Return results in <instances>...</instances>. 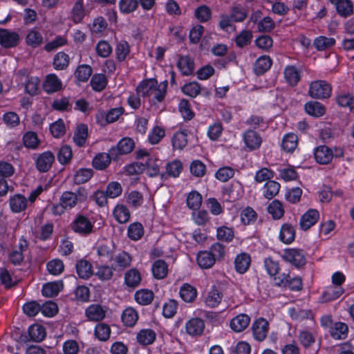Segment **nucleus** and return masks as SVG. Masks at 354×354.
Masks as SVG:
<instances>
[{"instance_id": "51", "label": "nucleus", "mask_w": 354, "mask_h": 354, "mask_svg": "<svg viewBox=\"0 0 354 354\" xmlns=\"http://www.w3.org/2000/svg\"><path fill=\"white\" fill-rule=\"evenodd\" d=\"M93 172L91 169L82 168L77 170L74 175V182L76 184L85 183L93 176Z\"/></svg>"}, {"instance_id": "10", "label": "nucleus", "mask_w": 354, "mask_h": 354, "mask_svg": "<svg viewBox=\"0 0 354 354\" xmlns=\"http://www.w3.org/2000/svg\"><path fill=\"white\" fill-rule=\"evenodd\" d=\"M253 336L257 341H263L267 336L269 324L263 318L256 320L252 326Z\"/></svg>"}, {"instance_id": "38", "label": "nucleus", "mask_w": 354, "mask_h": 354, "mask_svg": "<svg viewBox=\"0 0 354 354\" xmlns=\"http://www.w3.org/2000/svg\"><path fill=\"white\" fill-rule=\"evenodd\" d=\"M85 16L83 0H77L73 6L71 17L75 24L80 23Z\"/></svg>"}, {"instance_id": "8", "label": "nucleus", "mask_w": 354, "mask_h": 354, "mask_svg": "<svg viewBox=\"0 0 354 354\" xmlns=\"http://www.w3.org/2000/svg\"><path fill=\"white\" fill-rule=\"evenodd\" d=\"M242 138L247 150H255L261 145L262 138L257 131L248 130L243 133Z\"/></svg>"}, {"instance_id": "13", "label": "nucleus", "mask_w": 354, "mask_h": 354, "mask_svg": "<svg viewBox=\"0 0 354 354\" xmlns=\"http://www.w3.org/2000/svg\"><path fill=\"white\" fill-rule=\"evenodd\" d=\"M205 328V324L202 319L192 318L185 324L186 333L192 336L196 337L202 335Z\"/></svg>"}, {"instance_id": "37", "label": "nucleus", "mask_w": 354, "mask_h": 354, "mask_svg": "<svg viewBox=\"0 0 354 354\" xmlns=\"http://www.w3.org/2000/svg\"><path fill=\"white\" fill-rule=\"evenodd\" d=\"M336 102L339 106L349 108L354 111V95L349 93H341L336 97Z\"/></svg>"}, {"instance_id": "9", "label": "nucleus", "mask_w": 354, "mask_h": 354, "mask_svg": "<svg viewBox=\"0 0 354 354\" xmlns=\"http://www.w3.org/2000/svg\"><path fill=\"white\" fill-rule=\"evenodd\" d=\"M134 147V142L129 138H122L116 147H112L109 152L113 158H117L119 155L127 154L130 153Z\"/></svg>"}, {"instance_id": "58", "label": "nucleus", "mask_w": 354, "mask_h": 354, "mask_svg": "<svg viewBox=\"0 0 354 354\" xmlns=\"http://www.w3.org/2000/svg\"><path fill=\"white\" fill-rule=\"evenodd\" d=\"M216 236L218 240L230 242L233 239L234 234L232 228L223 225L217 228Z\"/></svg>"}, {"instance_id": "19", "label": "nucleus", "mask_w": 354, "mask_h": 354, "mask_svg": "<svg viewBox=\"0 0 354 354\" xmlns=\"http://www.w3.org/2000/svg\"><path fill=\"white\" fill-rule=\"evenodd\" d=\"M344 290L342 286H327L322 295V300L324 302H328L338 299L343 293Z\"/></svg>"}, {"instance_id": "49", "label": "nucleus", "mask_w": 354, "mask_h": 354, "mask_svg": "<svg viewBox=\"0 0 354 354\" xmlns=\"http://www.w3.org/2000/svg\"><path fill=\"white\" fill-rule=\"evenodd\" d=\"M26 41L28 45L35 48L42 44L43 37L40 32L35 29H32L28 32Z\"/></svg>"}, {"instance_id": "34", "label": "nucleus", "mask_w": 354, "mask_h": 354, "mask_svg": "<svg viewBox=\"0 0 354 354\" xmlns=\"http://www.w3.org/2000/svg\"><path fill=\"white\" fill-rule=\"evenodd\" d=\"M330 335L335 339H343L347 337L348 326L343 322H336L330 328Z\"/></svg>"}, {"instance_id": "23", "label": "nucleus", "mask_w": 354, "mask_h": 354, "mask_svg": "<svg viewBox=\"0 0 354 354\" xmlns=\"http://www.w3.org/2000/svg\"><path fill=\"white\" fill-rule=\"evenodd\" d=\"M9 202L12 212L19 213L26 208L28 200L21 194H15L10 197Z\"/></svg>"}, {"instance_id": "43", "label": "nucleus", "mask_w": 354, "mask_h": 354, "mask_svg": "<svg viewBox=\"0 0 354 354\" xmlns=\"http://www.w3.org/2000/svg\"><path fill=\"white\" fill-rule=\"evenodd\" d=\"M136 301L141 305L149 304L153 299V293L151 290L142 289L138 290L134 295Z\"/></svg>"}, {"instance_id": "11", "label": "nucleus", "mask_w": 354, "mask_h": 354, "mask_svg": "<svg viewBox=\"0 0 354 354\" xmlns=\"http://www.w3.org/2000/svg\"><path fill=\"white\" fill-rule=\"evenodd\" d=\"M55 161L54 154L49 151L39 154L36 159V167L41 172L48 171Z\"/></svg>"}, {"instance_id": "63", "label": "nucleus", "mask_w": 354, "mask_h": 354, "mask_svg": "<svg viewBox=\"0 0 354 354\" xmlns=\"http://www.w3.org/2000/svg\"><path fill=\"white\" fill-rule=\"evenodd\" d=\"M202 203V196L197 192H190L187 198V205L189 208L196 210L198 209Z\"/></svg>"}, {"instance_id": "28", "label": "nucleus", "mask_w": 354, "mask_h": 354, "mask_svg": "<svg viewBox=\"0 0 354 354\" xmlns=\"http://www.w3.org/2000/svg\"><path fill=\"white\" fill-rule=\"evenodd\" d=\"M181 299L185 302H192L197 296L196 289L189 283H184L179 291Z\"/></svg>"}, {"instance_id": "41", "label": "nucleus", "mask_w": 354, "mask_h": 354, "mask_svg": "<svg viewBox=\"0 0 354 354\" xmlns=\"http://www.w3.org/2000/svg\"><path fill=\"white\" fill-rule=\"evenodd\" d=\"M78 276L82 279H88L92 275L91 263L86 260H80L76 264Z\"/></svg>"}, {"instance_id": "29", "label": "nucleus", "mask_w": 354, "mask_h": 354, "mask_svg": "<svg viewBox=\"0 0 354 354\" xmlns=\"http://www.w3.org/2000/svg\"><path fill=\"white\" fill-rule=\"evenodd\" d=\"M295 237V231L294 227L290 224H283L279 232L280 240L286 244H290L294 241Z\"/></svg>"}, {"instance_id": "46", "label": "nucleus", "mask_w": 354, "mask_h": 354, "mask_svg": "<svg viewBox=\"0 0 354 354\" xmlns=\"http://www.w3.org/2000/svg\"><path fill=\"white\" fill-rule=\"evenodd\" d=\"M335 6L337 13L342 17H346L353 12V3L350 0H342Z\"/></svg>"}, {"instance_id": "26", "label": "nucleus", "mask_w": 354, "mask_h": 354, "mask_svg": "<svg viewBox=\"0 0 354 354\" xmlns=\"http://www.w3.org/2000/svg\"><path fill=\"white\" fill-rule=\"evenodd\" d=\"M280 187L279 183L274 180H268L262 187L263 196L267 199H272L278 194Z\"/></svg>"}, {"instance_id": "56", "label": "nucleus", "mask_w": 354, "mask_h": 354, "mask_svg": "<svg viewBox=\"0 0 354 354\" xmlns=\"http://www.w3.org/2000/svg\"><path fill=\"white\" fill-rule=\"evenodd\" d=\"M130 53V47L126 41H120L115 48L116 58L118 61H124Z\"/></svg>"}, {"instance_id": "48", "label": "nucleus", "mask_w": 354, "mask_h": 354, "mask_svg": "<svg viewBox=\"0 0 354 354\" xmlns=\"http://www.w3.org/2000/svg\"><path fill=\"white\" fill-rule=\"evenodd\" d=\"M335 44V39L333 37L319 36L314 41V46L318 50H324L333 46Z\"/></svg>"}, {"instance_id": "30", "label": "nucleus", "mask_w": 354, "mask_h": 354, "mask_svg": "<svg viewBox=\"0 0 354 354\" xmlns=\"http://www.w3.org/2000/svg\"><path fill=\"white\" fill-rule=\"evenodd\" d=\"M114 251H115L114 245L111 242L102 243V244L99 245L97 248V255L103 261L111 260L113 257Z\"/></svg>"}, {"instance_id": "31", "label": "nucleus", "mask_w": 354, "mask_h": 354, "mask_svg": "<svg viewBox=\"0 0 354 354\" xmlns=\"http://www.w3.org/2000/svg\"><path fill=\"white\" fill-rule=\"evenodd\" d=\"M250 265V257L247 254H240L236 256L234 260V266L236 270L240 273H245Z\"/></svg>"}, {"instance_id": "7", "label": "nucleus", "mask_w": 354, "mask_h": 354, "mask_svg": "<svg viewBox=\"0 0 354 354\" xmlns=\"http://www.w3.org/2000/svg\"><path fill=\"white\" fill-rule=\"evenodd\" d=\"M138 156L143 158L141 164L147 167V172L149 176H156L159 174V166L160 160L153 156H149L146 151H140Z\"/></svg>"}, {"instance_id": "40", "label": "nucleus", "mask_w": 354, "mask_h": 354, "mask_svg": "<svg viewBox=\"0 0 354 354\" xmlns=\"http://www.w3.org/2000/svg\"><path fill=\"white\" fill-rule=\"evenodd\" d=\"M156 333L151 329L141 330L137 335L138 342L142 345L152 344L156 339Z\"/></svg>"}, {"instance_id": "16", "label": "nucleus", "mask_w": 354, "mask_h": 354, "mask_svg": "<svg viewBox=\"0 0 354 354\" xmlns=\"http://www.w3.org/2000/svg\"><path fill=\"white\" fill-rule=\"evenodd\" d=\"M319 218V212L315 209H310L301 216L300 226L304 230H308L318 221Z\"/></svg>"}, {"instance_id": "47", "label": "nucleus", "mask_w": 354, "mask_h": 354, "mask_svg": "<svg viewBox=\"0 0 354 354\" xmlns=\"http://www.w3.org/2000/svg\"><path fill=\"white\" fill-rule=\"evenodd\" d=\"M28 333L30 339L35 342L42 341L46 337L45 328L39 324H34L30 326Z\"/></svg>"}, {"instance_id": "64", "label": "nucleus", "mask_w": 354, "mask_h": 354, "mask_svg": "<svg viewBox=\"0 0 354 354\" xmlns=\"http://www.w3.org/2000/svg\"><path fill=\"white\" fill-rule=\"evenodd\" d=\"M275 28V23L270 17H265L257 24V30L261 32H271Z\"/></svg>"}, {"instance_id": "32", "label": "nucleus", "mask_w": 354, "mask_h": 354, "mask_svg": "<svg viewBox=\"0 0 354 354\" xmlns=\"http://www.w3.org/2000/svg\"><path fill=\"white\" fill-rule=\"evenodd\" d=\"M115 219L120 223H126L130 219V212L124 205H117L113 212Z\"/></svg>"}, {"instance_id": "3", "label": "nucleus", "mask_w": 354, "mask_h": 354, "mask_svg": "<svg viewBox=\"0 0 354 354\" xmlns=\"http://www.w3.org/2000/svg\"><path fill=\"white\" fill-rule=\"evenodd\" d=\"M73 231L80 236H88L93 233L94 223L83 214H78L71 223Z\"/></svg>"}, {"instance_id": "52", "label": "nucleus", "mask_w": 354, "mask_h": 354, "mask_svg": "<svg viewBox=\"0 0 354 354\" xmlns=\"http://www.w3.org/2000/svg\"><path fill=\"white\" fill-rule=\"evenodd\" d=\"M138 315L135 309L132 308H126L122 315L123 323L129 326H133L138 321Z\"/></svg>"}, {"instance_id": "54", "label": "nucleus", "mask_w": 354, "mask_h": 354, "mask_svg": "<svg viewBox=\"0 0 354 354\" xmlns=\"http://www.w3.org/2000/svg\"><path fill=\"white\" fill-rule=\"evenodd\" d=\"M268 212L273 218L279 219L284 214V210L281 203L277 200H274L268 207Z\"/></svg>"}, {"instance_id": "24", "label": "nucleus", "mask_w": 354, "mask_h": 354, "mask_svg": "<svg viewBox=\"0 0 354 354\" xmlns=\"http://www.w3.org/2000/svg\"><path fill=\"white\" fill-rule=\"evenodd\" d=\"M111 158H113L111 153H100L93 159V166L98 170L106 169L111 163Z\"/></svg>"}, {"instance_id": "61", "label": "nucleus", "mask_w": 354, "mask_h": 354, "mask_svg": "<svg viewBox=\"0 0 354 354\" xmlns=\"http://www.w3.org/2000/svg\"><path fill=\"white\" fill-rule=\"evenodd\" d=\"M111 334V329L107 324L100 323L96 325L95 328V335L100 341L107 340Z\"/></svg>"}, {"instance_id": "4", "label": "nucleus", "mask_w": 354, "mask_h": 354, "mask_svg": "<svg viewBox=\"0 0 354 354\" xmlns=\"http://www.w3.org/2000/svg\"><path fill=\"white\" fill-rule=\"evenodd\" d=\"M332 87L324 80H316L309 85L308 94L313 98L324 99L331 95Z\"/></svg>"}, {"instance_id": "27", "label": "nucleus", "mask_w": 354, "mask_h": 354, "mask_svg": "<svg viewBox=\"0 0 354 354\" xmlns=\"http://www.w3.org/2000/svg\"><path fill=\"white\" fill-rule=\"evenodd\" d=\"M272 66V59L268 55H263L259 57L254 64V70L256 74L262 75L266 72Z\"/></svg>"}, {"instance_id": "55", "label": "nucleus", "mask_w": 354, "mask_h": 354, "mask_svg": "<svg viewBox=\"0 0 354 354\" xmlns=\"http://www.w3.org/2000/svg\"><path fill=\"white\" fill-rule=\"evenodd\" d=\"M144 234V229L141 223L136 222L128 227V236L133 240H139Z\"/></svg>"}, {"instance_id": "36", "label": "nucleus", "mask_w": 354, "mask_h": 354, "mask_svg": "<svg viewBox=\"0 0 354 354\" xmlns=\"http://www.w3.org/2000/svg\"><path fill=\"white\" fill-rule=\"evenodd\" d=\"M107 28V22L102 17H98L93 19L89 25V29L92 34L100 36L104 32Z\"/></svg>"}, {"instance_id": "18", "label": "nucleus", "mask_w": 354, "mask_h": 354, "mask_svg": "<svg viewBox=\"0 0 354 354\" xmlns=\"http://www.w3.org/2000/svg\"><path fill=\"white\" fill-rule=\"evenodd\" d=\"M283 75L289 85L295 86L301 79V71L293 65H289L284 68Z\"/></svg>"}, {"instance_id": "5", "label": "nucleus", "mask_w": 354, "mask_h": 354, "mask_svg": "<svg viewBox=\"0 0 354 354\" xmlns=\"http://www.w3.org/2000/svg\"><path fill=\"white\" fill-rule=\"evenodd\" d=\"M282 259L291 263L296 268H299L306 263V257L304 252L299 249H286L281 254Z\"/></svg>"}, {"instance_id": "15", "label": "nucleus", "mask_w": 354, "mask_h": 354, "mask_svg": "<svg viewBox=\"0 0 354 354\" xmlns=\"http://www.w3.org/2000/svg\"><path fill=\"white\" fill-rule=\"evenodd\" d=\"M19 36L17 33L7 30H0V44L5 48H12L17 45Z\"/></svg>"}, {"instance_id": "53", "label": "nucleus", "mask_w": 354, "mask_h": 354, "mask_svg": "<svg viewBox=\"0 0 354 354\" xmlns=\"http://www.w3.org/2000/svg\"><path fill=\"white\" fill-rule=\"evenodd\" d=\"M92 71L89 65L82 64L77 68L75 75L78 81L84 82L90 78Z\"/></svg>"}, {"instance_id": "2", "label": "nucleus", "mask_w": 354, "mask_h": 354, "mask_svg": "<svg viewBox=\"0 0 354 354\" xmlns=\"http://www.w3.org/2000/svg\"><path fill=\"white\" fill-rule=\"evenodd\" d=\"M88 198V192L84 187L78 188L75 192H64L59 198V202L67 209L75 207L78 202H84Z\"/></svg>"}, {"instance_id": "14", "label": "nucleus", "mask_w": 354, "mask_h": 354, "mask_svg": "<svg viewBox=\"0 0 354 354\" xmlns=\"http://www.w3.org/2000/svg\"><path fill=\"white\" fill-rule=\"evenodd\" d=\"M314 156L317 162L326 165L332 161L333 153L332 149L326 145H320L315 149Z\"/></svg>"}, {"instance_id": "45", "label": "nucleus", "mask_w": 354, "mask_h": 354, "mask_svg": "<svg viewBox=\"0 0 354 354\" xmlns=\"http://www.w3.org/2000/svg\"><path fill=\"white\" fill-rule=\"evenodd\" d=\"M297 136L294 133L286 134L281 142L282 149L286 152L293 151L297 146Z\"/></svg>"}, {"instance_id": "42", "label": "nucleus", "mask_w": 354, "mask_h": 354, "mask_svg": "<svg viewBox=\"0 0 354 354\" xmlns=\"http://www.w3.org/2000/svg\"><path fill=\"white\" fill-rule=\"evenodd\" d=\"M88 136L87 126L81 124L77 126L73 136L74 142L78 146L82 147L86 142Z\"/></svg>"}, {"instance_id": "44", "label": "nucleus", "mask_w": 354, "mask_h": 354, "mask_svg": "<svg viewBox=\"0 0 354 354\" xmlns=\"http://www.w3.org/2000/svg\"><path fill=\"white\" fill-rule=\"evenodd\" d=\"M178 68L182 74L189 75L194 71V64L189 57H182L178 62Z\"/></svg>"}, {"instance_id": "60", "label": "nucleus", "mask_w": 354, "mask_h": 354, "mask_svg": "<svg viewBox=\"0 0 354 354\" xmlns=\"http://www.w3.org/2000/svg\"><path fill=\"white\" fill-rule=\"evenodd\" d=\"M194 15L199 21L206 22L212 17V10L208 6L203 5L195 10Z\"/></svg>"}, {"instance_id": "1", "label": "nucleus", "mask_w": 354, "mask_h": 354, "mask_svg": "<svg viewBox=\"0 0 354 354\" xmlns=\"http://www.w3.org/2000/svg\"><path fill=\"white\" fill-rule=\"evenodd\" d=\"M167 88V82L158 83L155 79L142 81L136 88L138 95L147 97L153 104L161 102L165 99Z\"/></svg>"}, {"instance_id": "6", "label": "nucleus", "mask_w": 354, "mask_h": 354, "mask_svg": "<svg viewBox=\"0 0 354 354\" xmlns=\"http://www.w3.org/2000/svg\"><path fill=\"white\" fill-rule=\"evenodd\" d=\"M274 283L277 286L288 288L292 290H299L302 286L301 279L299 277L292 278L289 274L285 273L275 277Z\"/></svg>"}, {"instance_id": "22", "label": "nucleus", "mask_w": 354, "mask_h": 354, "mask_svg": "<svg viewBox=\"0 0 354 354\" xmlns=\"http://www.w3.org/2000/svg\"><path fill=\"white\" fill-rule=\"evenodd\" d=\"M250 318L245 314H240L234 317L230 322L231 328L236 332L244 330L249 325Z\"/></svg>"}, {"instance_id": "35", "label": "nucleus", "mask_w": 354, "mask_h": 354, "mask_svg": "<svg viewBox=\"0 0 354 354\" xmlns=\"http://www.w3.org/2000/svg\"><path fill=\"white\" fill-rule=\"evenodd\" d=\"M152 273L155 278L158 279H164L168 273V266L162 260L156 261L152 266Z\"/></svg>"}, {"instance_id": "50", "label": "nucleus", "mask_w": 354, "mask_h": 354, "mask_svg": "<svg viewBox=\"0 0 354 354\" xmlns=\"http://www.w3.org/2000/svg\"><path fill=\"white\" fill-rule=\"evenodd\" d=\"M140 281V274L139 272L135 269H131L125 274L124 281L129 287H136L139 285Z\"/></svg>"}, {"instance_id": "62", "label": "nucleus", "mask_w": 354, "mask_h": 354, "mask_svg": "<svg viewBox=\"0 0 354 354\" xmlns=\"http://www.w3.org/2000/svg\"><path fill=\"white\" fill-rule=\"evenodd\" d=\"M252 39V32L248 30H242L235 38L237 46L243 48L248 45Z\"/></svg>"}, {"instance_id": "20", "label": "nucleus", "mask_w": 354, "mask_h": 354, "mask_svg": "<svg viewBox=\"0 0 354 354\" xmlns=\"http://www.w3.org/2000/svg\"><path fill=\"white\" fill-rule=\"evenodd\" d=\"M62 86V81L55 74L48 75L44 82V88L48 93H54L60 90Z\"/></svg>"}, {"instance_id": "57", "label": "nucleus", "mask_w": 354, "mask_h": 354, "mask_svg": "<svg viewBox=\"0 0 354 354\" xmlns=\"http://www.w3.org/2000/svg\"><path fill=\"white\" fill-rule=\"evenodd\" d=\"M69 64V56L64 52L57 53L53 59V66L56 70H63Z\"/></svg>"}, {"instance_id": "17", "label": "nucleus", "mask_w": 354, "mask_h": 354, "mask_svg": "<svg viewBox=\"0 0 354 354\" xmlns=\"http://www.w3.org/2000/svg\"><path fill=\"white\" fill-rule=\"evenodd\" d=\"M223 293L216 286H212L205 297V303L209 308L216 307L222 301Z\"/></svg>"}, {"instance_id": "12", "label": "nucleus", "mask_w": 354, "mask_h": 354, "mask_svg": "<svg viewBox=\"0 0 354 354\" xmlns=\"http://www.w3.org/2000/svg\"><path fill=\"white\" fill-rule=\"evenodd\" d=\"M17 77L20 78L21 81H23L24 79L26 80L25 84V91L27 93L30 95H35L37 93L39 89V80L37 77H28L26 75V71H19L17 75Z\"/></svg>"}, {"instance_id": "33", "label": "nucleus", "mask_w": 354, "mask_h": 354, "mask_svg": "<svg viewBox=\"0 0 354 354\" xmlns=\"http://www.w3.org/2000/svg\"><path fill=\"white\" fill-rule=\"evenodd\" d=\"M197 263L203 269L211 268L215 263L214 257L209 252H200L197 255Z\"/></svg>"}, {"instance_id": "39", "label": "nucleus", "mask_w": 354, "mask_h": 354, "mask_svg": "<svg viewBox=\"0 0 354 354\" xmlns=\"http://www.w3.org/2000/svg\"><path fill=\"white\" fill-rule=\"evenodd\" d=\"M305 110L308 115L320 117L325 113L324 106L319 102H309L305 104Z\"/></svg>"}, {"instance_id": "25", "label": "nucleus", "mask_w": 354, "mask_h": 354, "mask_svg": "<svg viewBox=\"0 0 354 354\" xmlns=\"http://www.w3.org/2000/svg\"><path fill=\"white\" fill-rule=\"evenodd\" d=\"M63 283L61 281L46 283L43 286L42 295L46 297H53L58 295L62 289Z\"/></svg>"}, {"instance_id": "59", "label": "nucleus", "mask_w": 354, "mask_h": 354, "mask_svg": "<svg viewBox=\"0 0 354 354\" xmlns=\"http://www.w3.org/2000/svg\"><path fill=\"white\" fill-rule=\"evenodd\" d=\"M230 16L232 21L242 22L246 19L248 13L243 6L238 5L232 8Z\"/></svg>"}, {"instance_id": "21", "label": "nucleus", "mask_w": 354, "mask_h": 354, "mask_svg": "<svg viewBox=\"0 0 354 354\" xmlns=\"http://www.w3.org/2000/svg\"><path fill=\"white\" fill-rule=\"evenodd\" d=\"M85 314L91 321H100L105 317L106 311L100 305L92 304L86 309Z\"/></svg>"}]
</instances>
